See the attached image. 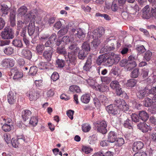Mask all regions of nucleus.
<instances>
[{"instance_id": "f257e3e1", "label": "nucleus", "mask_w": 156, "mask_h": 156, "mask_svg": "<svg viewBox=\"0 0 156 156\" xmlns=\"http://www.w3.org/2000/svg\"><path fill=\"white\" fill-rule=\"evenodd\" d=\"M27 29L29 35L34 41H36L39 35V28L38 27H35L34 22H31L30 23Z\"/></svg>"}, {"instance_id": "f03ea898", "label": "nucleus", "mask_w": 156, "mask_h": 156, "mask_svg": "<svg viewBox=\"0 0 156 156\" xmlns=\"http://www.w3.org/2000/svg\"><path fill=\"white\" fill-rule=\"evenodd\" d=\"M94 124L95 128V129L98 132L103 134L107 133V124L106 122L105 121H98L94 123Z\"/></svg>"}, {"instance_id": "7ed1b4c3", "label": "nucleus", "mask_w": 156, "mask_h": 156, "mask_svg": "<svg viewBox=\"0 0 156 156\" xmlns=\"http://www.w3.org/2000/svg\"><path fill=\"white\" fill-rule=\"evenodd\" d=\"M114 104L117 106L119 111H126L129 109L128 105L122 99H116L114 101Z\"/></svg>"}, {"instance_id": "20e7f679", "label": "nucleus", "mask_w": 156, "mask_h": 156, "mask_svg": "<svg viewBox=\"0 0 156 156\" xmlns=\"http://www.w3.org/2000/svg\"><path fill=\"white\" fill-rule=\"evenodd\" d=\"M37 15V11L35 9H33L28 12L24 16V22L25 24L30 21V23L34 22Z\"/></svg>"}, {"instance_id": "39448f33", "label": "nucleus", "mask_w": 156, "mask_h": 156, "mask_svg": "<svg viewBox=\"0 0 156 156\" xmlns=\"http://www.w3.org/2000/svg\"><path fill=\"white\" fill-rule=\"evenodd\" d=\"M0 35L3 40L11 39L14 37V33L12 29L6 27L2 31Z\"/></svg>"}, {"instance_id": "423d86ee", "label": "nucleus", "mask_w": 156, "mask_h": 156, "mask_svg": "<svg viewBox=\"0 0 156 156\" xmlns=\"http://www.w3.org/2000/svg\"><path fill=\"white\" fill-rule=\"evenodd\" d=\"M108 59H107V64L110 66L113 64H116L120 59L119 56L114 53H112L108 54Z\"/></svg>"}, {"instance_id": "0eeeda50", "label": "nucleus", "mask_w": 156, "mask_h": 156, "mask_svg": "<svg viewBox=\"0 0 156 156\" xmlns=\"http://www.w3.org/2000/svg\"><path fill=\"white\" fill-rule=\"evenodd\" d=\"M104 33V30L102 27L94 30L92 33L90 37L92 38L98 39L101 37Z\"/></svg>"}, {"instance_id": "6e6552de", "label": "nucleus", "mask_w": 156, "mask_h": 156, "mask_svg": "<svg viewBox=\"0 0 156 156\" xmlns=\"http://www.w3.org/2000/svg\"><path fill=\"white\" fill-rule=\"evenodd\" d=\"M45 48L43 54L44 58L49 62L51 60L52 54L54 52V49L53 48Z\"/></svg>"}, {"instance_id": "1a4fd4ad", "label": "nucleus", "mask_w": 156, "mask_h": 156, "mask_svg": "<svg viewBox=\"0 0 156 156\" xmlns=\"http://www.w3.org/2000/svg\"><path fill=\"white\" fill-rule=\"evenodd\" d=\"M56 35L54 33L50 37L48 40L44 44V46L45 49L48 48H53V47L54 44L56 41Z\"/></svg>"}, {"instance_id": "9d476101", "label": "nucleus", "mask_w": 156, "mask_h": 156, "mask_svg": "<svg viewBox=\"0 0 156 156\" xmlns=\"http://www.w3.org/2000/svg\"><path fill=\"white\" fill-rule=\"evenodd\" d=\"M0 124L2 125V129L5 132L10 131L12 128V123L11 119H8V120L5 121L4 122H1Z\"/></svg>"}, {"instance_id": "9b49d317", "label": "nucleus", "mask_w": 156, "mask_h": 156, "mask_svg": "<svg viewBox=\"0 0 156 156\" xmlns=\"http://www.w3.org/2000/svg\"><path fill=\"white\" fill-rule=\"evenodd\" d=\"M10 72L11 75L13 76V79H18L22 78L23 76V73L19 71L18 69L16 67H13L11 69Z\"/></svg>"}, {"instance_id": "f8f14e48", "label": "nucleus", "mask_w": 156, "mask_h": 156, "mask_svg": "<svg viewBox=\"0 0 156 156\" xmlns=\"http://www.w3.org/2000/svg\"><path fill=\"white\" fill-rule=\"evenodd\" d=\"M15 63L14 60L12 58H7L4 59L2 62V65L5 68L13 67Z\"/></svg>"}, {"instance_id": "ddd939ff", "label": "nucleus", "mask_w": 156, "mask_h": 156, "mask_svg": "<svg viewBox=\"0 0 156 156\" xmlns=\"http://www.w3.org/2000/svg\"><path fill=\"white\" fill-rule=\"evenodd\" d=\"M143 17L146 19H149L152 16L151 11L148 5L146 6L143 9Z\"/></svg>"}, {"instance_id": "4468645a", "label": "nucleus", "mask_w": 156, "mask_h": 156, "mask_svg": "<svg viewBox=\"0 0 156 156\" xmlns=\"http://www.w3.org/2000/svg\"><path fill=\"white\" fill-rule=\"evenodd\" d=\"M108 54H105L101 55L98 57L97 59V63L98 65H100L101 64L104 63H105L107 65V59H108Z\"/></svg>"}, {"instance_id": "2eb2a0df", "label": "nucleus", "mask_w": 156, "mask_h": 156, "mask_svg": "<svg viewBox=\"0 0 156 156\" xmlns=\"http://www.w3.org/2000/svg\"><path fill=\"white\" fill-rule=\"evenodd\" d=\"M77 53H74L72 52H69L68 55H66V57H68V58L66 60L67 61L69 62L70 64L74 65L76 59V55Z\"/></svg>"}, {"instance_id": "dca6fc26", "label": "nucleus", "mask_w": 156, "mask_h": 156, "mask_svg": "<svg viewBox=\"0 0 156 156\" xmlns=\"http://www.w3.org/2000/svg\"><path fill=\"white\" fill-rule=\"evenodd\" d=\"M117 107L114 106L112 105H110L106 107V110L109 114L116 115L119 113V110Z\"/></svg>"}, {"instance_id": "f3484780", "label": "nucleus", "mask_w": 156, "mask_h": 156, "mask_svg": "<svg viewBox=\"0 0 156 156\" xmlns=\"http://www.w3.org/2000/svg\"><path fill=\"white\" fill-rule=\"evenodd\" d=\"M149 89L146 87L144 89L139 90L137 93V96L139 99H142L149 95Z\"/></svg>"}, {"instance_id": "a211bd4d", "label": "nucleus", "mask_w": 156, "mask_h": 156, "mask_svg": "<svg viewBox=\"0 0 156 156\" xmlns=\"http://www.w3.org/2000/svg\"><path fill=\"white\" fill-rule=\"evenodd\" d=\"M21 55L24 58L30 60L31 59L32 54L31 51L27 48H24L21 51Z\"/></svg>"}, {"instance_id": "6ab92c4d", "label": "nucleus", "mask_w": 156, "mask_h": 156, "mask_svg": "<svg viewBox=\"0 0 156 156\" xmlns=\"http://www.w3.org/2000/svg\"><path fill=\"white\" fill-rule=\"evenodd\" d=\"M7 100L10 104H14L16 100V94L12 91L9 92L7 96Z\"/></svg>"}, {"instance_id": "aec40b11", "label": "nucleus", "mask_w": 156, "mask_h": 156, "mask_svg": "<svg viewBox=\"0 0 156 156\" xmlns=\"http://www.w3.org/2000/svg\"><path fill=\"white\" fill-rule=\"evenodd\" d=\"M143 147L144 144L142 142H135L133 144V151L136 152L142 148Z\"/></svg>"}, {"instance_id": "412c9836", "label": "nucleus", "mask_w": 156, "mask_h": 156, "mask_svg": "<svg viewBox=\"0 0 156 156\" xmlns=\"http://www.w3.org/2000/svg\"><path fill=\"white\" fill-rule=\"evenodd\" d=\"M96 90L101 92L107 91L108 90V87L106 85L104 84H98L94 87Z\"/></svg>"}, {"instance_id": "4be33fe9", "label": "nucleus", "mask_w": 156, "mask_h": 156, "mask_svg": "<svg viewBox=\"0 0 156 156\" xmlns=\"http://www.w3.org/2000/svg\"><path fill=\"white\" fill-rule=\"evenodd\" d=\"M75 36L76 38L82 40L85 37V34L81 28H79L76 30V33L75 34Z\"/></svg>"}, {"instance_id": "5701e85b", "label": "nucleus", "mask_w": 156, "mask_h": 156, "mask_svg": "<svg viewBox=\"0 0 156 156\" xmlns=\"http://www.w3.org/2000/svg\"><path fill=\"white\" fill-rule=\"evenodd\" d=\"M108 141L110 143H113L117 138V134L114 131H111L108 134Z\"/></svg>"}, {"instance_id": "b1692460", "label": "nucleus", "mask_w": 156, "mask_h": 156, "mask_svg": "<svg viewBox=\"0 0 156 156\" xmlns=\"http://www.w3.org/2000/svg\"><path fill=\"white\" fill-rule=\"evenodd\" d=\"M92 60L90 58H88L83 67L84 71H89L91 68Z\"/></svg>"}, {"instance_id": "393cba45", "label": "nucleus", "mask_w": 156, "mask_h": 156, "mask_svg": "<svg viewBox=\"0 0 156 156\" xmlns=\"http://www.w3.org/2000/svg\"><path fill=\"white\" fill-rule=\"evenodd\" d=\"M137 126L138 128L144 133L147 132L150 129V126L144 122L140 123Z\"/></svg>"}, {"instance_id": "a878e982", "label": "nucleus", "mask_w": 156, "mask_h": 156, "mask_svg": "<svg viewBox=\"0 0 156 156\" xmlns=\"http://www.w3.org/2000/svg\"><path fill=\"white\" fill-rule=\"evenodd\" d=\"M80 48L76 44H71L68 47L69 52L77 53Z\"/></svg>"}, {"instance_id": "bb28decb", "label": "nucleus", "mask_w": 156, "mask_h": 156, "mask_svg": "<svg viewBox=\"0 0 156 156\" xmlns=\"http://www.w3.org/2000/svg\"><path fill=\"white\" fill-rule=\"evenodd\" d=\"M139 116L140 119L144 122H146L149 118L148 114L144 111L140 112Z\"/></svg>"}, {"instance_id": "cd10ccee", "label": "nucleus", "mask_w": 156, "mask_h": 156, "mask_svg": "<svg viewBox=\"0 0 156 156\" xmlns=\"http://www.w3.org/2000/svg\"><path fill=\"white\" fill-rule=\"evenodd\" d=\"M114 44L113 43H112L111 46H106L104 47L101 49L100 52L105 53L106 54V53L108 51L114 50L115 48L114 47Z\"/></svg>"}, {"instance_id": "c85d7f7f", "label": "nucleus", "mask_w": 156, "mask_h": 156, "mask_svg": "<svg viewBox=\"0 0 156 156\" xmlns=\"http://www.w3.org/2000/svg\"><path fill=\"white\" fill-rule=\"evenodd\" d=\"M38 95V93L36 92L34 90H31L29 94L30 100L32 101L36 100L38 98L37 96Z\"/></svg>"}, {"instance_id": "c756f323", "label": "nucleus", "mask_w": 156, "mask_h": 156, "mask_svg": "<svg viewBox=\"0 0 156 156\" xmlns=\"http://www.w3.org/2000/svg\"><path fill=\"white\" fill-rule=\"evenodd\" d=\"M14 51L13 48L11 46L6 47L3 49L4 53L7 55H10L12 54Z\"/></svg>"}, {"instance_id": "7c9ffc66", "label": "nucleus", "mask_w": 156, "mask_h": 156, "mask_svg": "<svg viewBox=\"0 0 156 156\" xmlns=\"http://www.w3.org/2000/svg\"><path fill=\"white\" fill-rule=\"evenodd\" d=\"M36 52L39 55H41L45 47L44 45L39 44H37L36 48Z\"/></svg>"}, {"instance_id": "2f4dec72", "label": "nucleus", "mask_w": 156, "mask_h": 156, "mask_svg": "<svg viewBox=\"0 0 156 156\" xmlns=\"http://www.w3.org/2000/svg\"><path fill=\"white\" fill-rule=\"evenodd\" d=\"M115 90V93L118 96L122 97H125L126 96V93L124 91L122 90L121 87H119Z\"/></svg>"}, {"instance_id": "473e14b6", "label": "nucleus", "mask_w": 156, "mask_h": 156, "mask_svg": "<svg viewBox=\"0 0 156 156\" xmlns=\"http://www.w3.org/2000/svg\"><path fill=\"white\" fill-rule=\"evenodd\" d=\"M90 97L89 94H86L83 95L81 98V101L83 103L87 104L89 103Z\"/></svg>"}, {"instance_id": "72a5a7b5", "label": "nucleus", "mask_w": 156, "mask_h": 156, "mask_svg": "<svg viewBox=\"0 0 156 156\" xmlns=\"http://www.w3.org/2000/svg\"><path fill=\"white\" fill-rule=\"evenodd\" d=\"M27 7L25 6H22L18 9L17 12L19 15H23L24 16L27 12Z\"/></svg>"}, {"instance_id": "f704fd0d", "label": "nucleus", "mask_w": 156, "mask_h": 156, "mask_svg": "<svg viewBox=\"0 0 156 156\" xmlns=\"http://www.w3.org/2000/svg\"><path fill=\"white\" fill-rule=\"evenodd\" d=\"M82 50L87 52L90 51V44L87 41H86L84 42L82 46Z\"/></svg>"}, {"instance_id": "c9c22d12", "label": "nucleus", "mask_w": 156, "mask_h": 156, "mask_svg": "<svg viewBox=\"0 0 156 156\" xmlns=\"http://www.w3.org/2000/svg\"><path fill=\"white\" fill-rule=\"evenodd\" d=\"M136 62H128L126 65V68L127 70L130 71L133 69L136 66Z\"/></svg>"}, {"instance_id": "e433bc0d", "label": "nucleus", "mask_w": 156, "mask_h": 156, "mask_svg": "<svg viewBox=\"0 0 156 156\" xmlns=\"http://www.w3.org/2000/svg\"><path fill=\"white\" fill-rule=\"evenodd\" d=\"M98 98L99 101L104 105L107 104L108 102V98L103 95H100L98 97Z\"/></svg>"}, {"instance_id": "4c0bfd02", "label": "nucleus", "mask_w": 156, "mask_h": 156, "mask_svg": "<svg viewBox=\"0 0 156 156\" xmlns=\"http://www.w3.org/2000/svg\"><path fill=\"white\" fill-rule=\"evenodd\" d=\"M62 41L66 44H68L69 43H72L74 41L73 37H69L67 36H64L62 38Z\"/></svg>"}, {"instance_id": "58836bf2", "label": "nucleus", "mask_w": 156, "mask_h": 156, "mask_svg": "<svg viewBox=\"0 0 156 156\" xmlns=\"http://www.w3.org/2000/svg\"><path fill=\"white\" fill-rule=\"evenodd\" d=\"M70 91L73 93L75 92L79 93L81 92L80 87L78 86L73 85L70 87L69 88Z\"/></svg>"}, {"instance_id": "ea45409f", "label": "nucleus", "mask_w": 156, "mask_h": 156, "mask_svg": "<svg viewBox=\"0 0 156 156\" xmlns=\"http://www.w3.org/2000/svg\"><path fill=\"white\" fill-rule=\"evenodd\" d=\"M110 86L112 89L115 90L121 87L119 82L116 80L112 81L110 84Z\"/></svg>"}, {"instance_id": "a19ab883", "label": "nucleus", "mask_w": 156, "mask_h": 156, "mask_svg": "<svg viewBox=\"0 0 156 156\" xmlns=\"http://www.w3.org/2000/svg\"><path fill=\"white\" fill-rule=\"evenodd\" d=\"M152 56V52L149 50H148L145 53L144 58L146 61H149L151 58Z\"/></svg>"}, {"instance_id": "79ce46f5", "label": "nucleus", "mask_w": 156, "mask_h": 156, "mask_svg": "<svg viewBox=\"0 0 156 156\" xmlns=\"http://www.w3.org/2000/svg\"><path fill=\"white\" fill-rule=\"evenodd\" d=\"M12 44L16 47L20 48L23 45L21 41L18 39H14L12 41Z\"/></svg>"}, {"instance_id": "37998d69", "label": "nucleus", "mask_w": 156, "mask_h": 156, "mask_svg": "<svg viewBox=\"0 0 156 156\" xmlns=\"http://www.w3.org/2000/svg\"><path fill=\"white\" fill-rule=\"evenodd\" d=\"M9 9V8L7 5H2L1 9V12L3 14L2 16H3V15L5 16L6 15H7Z\"/></svg>"}, {"instance_id": "c03bdc74", "label": "nucleus", "mask_w": 156, "mask_h": 156, "mask_svg": "<svg viewBox=\"0 0 156 156\" xmlns=\"http://www.w3.org/2000/svg\"><path fill=\"white\" fill-rule=\"evenodd\" d=\"M88 53L81 50L80 51L78 55V57L79 59H84L87 56Z\"/></svg>"}, {"instance_id": "a18cd8bd", "label": "nucleus", "mask_w": 156, "mask_h": 156, "mask_svg": "<svg viewBox=\"0 0 156 156\" xmlns=\"http://www.w3.org/2000/svg\"><path fill=\"white\" fill-rule=\"evenodd\" d=\"M153 103L152 100L148 98L145 99L144 102L143 104L144 106L146 107H148L151 106Z\"/></svg>"}, {"instance_id": "49530a36", "label": "nucleus", "mask_w": 156, "mask_h": 156, "mask_svg": "<svg viewBox=\"0 0 156 156\" xmlns=\"http://www.w3.org/2000/svg\"><path fill=\"white\" fill-rule=\"evenodd\" d=\"M68 27L69 26H67L66 27L60 30L58 33L59 36L62 37L66 34L68 30Z\"/></svg>"}, {"instance_id": "de8ad7c7", "label": "nucleus", "mask_w": 156, "mask_h": 156, "mask_svg": "<svg viewBox=\"0 0 156 156\" xmlns=\"http://www.w3.org/2000/svg\"><path fill=\"white\" fill-rule=\"evenodd\" d=\"M57 52L58 53L63 55L65 58H66L67 53L65 49L64 48L58 47L57 49Z\"/></svg>"}, {"instance_id": "09e8293b", "label": "nucleus", "mask_w": 156, "mask_h": 156, "mask_svg": "<svg viewBox=\"0 0 156 156\" xmlns=\"http://www.w3.org/2000/svg\"><path fill=\"white\" fill-rule=\"evenodd\" d=\"M65 62L62 59H57L56 61V65L57 67L62 68L64 66Z\"/></svg>"}, {"instance_id": "8fccbe9b", "label": "nucleus", "mask_w": 156, "mask_h": 156, "mask_svg": "<svg viewBox=\"0 0 156 156\" xmlns=\"http://www.w3.org/2000/svg\"><path fill=\"white\" fill-rule=\"evenodd\" d=\"M49 65V63L47 62H41L38 63V66L41 69H43L47 68V66Z\"/></svg>"}, {"instance_id": "3c124183", "label": "nucleus", "mask_w": 156, "mask_h": 156, "mask_svg": "<svg viewBox=\"0 0 156 156\" xmlns=\"http://www.w3.org/2000/svg\"><path fill=\"white\" fill-rule=\"evenodd\" d=\"M132 122L128 119L124 121V126L125 127L128 128L129 129L132 128Z\"/></svg>"}, {"instance_id": "603ef678", "label": "nucleus", "mask_w": 156, "mask_h": 156, "mask_svg": "<svg viewBox=\"0 0 156 156\" xmlns=\"http://www.w3.org/2000/svg\"><path fill=\"white\" fill-rule=\"evenodd\" d=\"M37 71V68L35 66H32L30 69L29 75L31 76L35 75Z\"/></svg>"}, {"instance_id": "864d4df0", "label": "nucleus", "mask_w": 156, "mask_h": 156, "mask_svg": "<svg viewBox=\"0 0 156 156\" xmlns=\"http://www.w3.org/2000/svg\"><path fill=\"white\" fill-rule=\"evenodd\" d=\"M97 140V137L95 135H93L89 137L88 142L90 144H94Z\"/></svg>"}, {"instance_id": "5fc2aeb1", "label": "nucleus", "mask_w": 156, "mask_h": 156, "mask_svg": "<svg viewBox=\"0 0 156 156\" xmlns=\"http://www.w3.org/2000/svg\"><path fill=\"white\" fill-rule=\"evenodd\" d=\"M115 145L119 147L122 146L124 143V140L122 138H119L115 141Z\"/></svg>"}, {"instance_id": "6e6d98bb", "label": "nucleus", "mask_w": 156, "mask_h": 156, "mask_svg": "<svg viewBox=\"0 0 156 156\" xmlns=\"http://www.w3.org/2000/svg\"><path fill=\"white\" fill-rule=\"evenodd\" d=\"M82 151L86 154H88L90 153L93 151V149L91 147L86 146H83L82 148Z\"/></svg>"}, {"instance_id": "4d7b16f0", "label": "nucleus", "mask_w": 156, "mask_h": 156, "mask_svg": "<svg viewBox=\"0 0 156 156\" xmlns=\"http://www.w3.org/2000/svg\"><path fill=\"white\" fill-rule=\"evenodd\" d=\"M137 81L134 79H131L128 81L127 85L129 87H134Z\"/></svg>"}, {"instance_id": "13d9d810", "label": "nucleus", "mask_w": 156, "mask_h": 156, "mask_svg": "<svg viewBox=\"0 0 156 156\" xmlns=\"http://www.w3.org/2000/svg\"><path fill=\"white\" fill-rule=\"evenodd\" d=\"M136 49L137 51L140 54L144 53L146 51V49L144 47L143 45H137L136 48Z\"/></svg>"}, {"instance_id": "bf43d9fd", "label": "nucleus", "mask_w": 156, "mask_h": 156, "mask_svg": "<svg viewBox=\"0 0 156 156\" xmlns=\"http://www.w3.org/2000/svg\"><path fill=\"white\" fill-rule=\"evenodd\" d=\"M149 71L148 69L145 68H143L142 70L141 75L144 79H147L148 77Z\"/></svg>"}, {"instance_id": "052dcab7", "label": "nucleus", "mask_w": 156, "mask_h": 156, "mask_svg": "<svg viewBox=\"0 0 156 156\" xmlns=\"http://www.w3.org/2000/svg\"><path fill=\"white\" fill-rule=\"evenodd\" d=\"M90 126L88 124H84L82 126V130L84 132H88L90 130Z\"/></svg>"}, {"instance_id": "680f3d73", "label": "nucleus", "mask_w": 156, "mask_h": 156, "mask_svg": "<svg viewBox=\"0 0 156 156\" xmlns=\"http://www.w3.org/2000/svg\"><path fill=\"white\" fill-rule=\"evenodd\" d=\"M31 113V111L29 110H25L24 111V114L22 115V117L23 120L26 121L28 119V116L30 115Z\"/></svg>"}, {"instance_id": "e2e57ef3", "label": "nucleus", "mask_w": 156, "mask_h": 156, "mask_svg": "<svg viewBox=\"0 0 156 156\" xmlns=\"http://www.w3.org/2000/svg\"><path fill=\"white\" fill-rule=\"evenodd\" d=\"M38 121V120L36 117H31L29 123L33 126H35L37 125Z\"/></svg>"}, {"instance_id": "0e129e2a", "label": "nucleus", "mask_w": 156, "mask_h": 156, "mask_svg": "<svg viewBox=\"0 0 156 156\" xmlns=\"http://www.w3.org/2000/svg\"><path fill=\"white\" fill-rule=\"evenodd\" d=\"M139 11V8L138 5L136 4L134 7L132 8L131 10V14L135 15L136 12H138Z\"/></svg>"}, {"instance_id": "69168bd1", "label": "nucleus", "mask_w": 156, "mask_h": 156, "mask_svg": "<svg viewBox=\"0 0 156 156\" xmlns=\"http://www.w3.org/2000/svg\"><path fill=\"white\" fill-rule=\"evenodd\" d=\"M139 69H135L131 73V77L133 78H136L138 75Z\"/></svg>"}, {"instance_id": "338daca9", "label": "nucleus", "mask_w": 156, "mask_h": 156, "mask_svg": "<svg viewBox=\"0 0 156 156\" xmlns=\"http://www.w3.org/2000/svg\"><path fill=\"white\" fill-rule=\"evenodd\" d=\"M139 116V115L136 114H133L131 115L132 120L136 122H139L140 118Z\"/></svg>"}, {"instance_id": "774afa93", "label": "nucleus", "mask_w": 156, "mask_h": 156, "mask_svg": "<svg viewBox=\"0 0 156 156\" xmlns=\"http://www.w3.org/2000/svg\"><path fill=\"white\" fill-rule=\"evenodd\" d=\"M49 36V35L46 33H43L40 35V39L41 41H44L46 40Z\"/></svg>"}]
</instances>
